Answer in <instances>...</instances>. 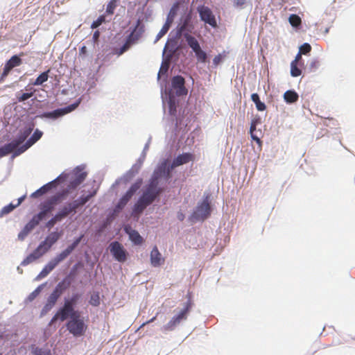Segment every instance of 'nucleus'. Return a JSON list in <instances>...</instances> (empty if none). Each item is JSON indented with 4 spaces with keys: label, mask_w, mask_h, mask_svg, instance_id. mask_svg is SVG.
I'll use <instances>...</instances> for the list:
<instances>
[{
    "label": "nucleus",
    "mask_w": 355,
    "mask_h": 355,
    "mask_svg": "<svg viewBox=\"0 0 355 355\" xmlns=\"http://www.w3.org/2000/svg\"><path fill=\"white\" fill-rule=\"evenodd\" d=\"M69 282L66 283L65 280L59 282L53 291L48 297L46 304L41 311V316L45 315L55 305L58 300L62 293L69 287Z\"/></svg>",
    "instance_id": "obj_2"
},
{
    "label": "nucleus",
    "mask_w": 355,
    "mask_h": 355,
    "mask_svg": "<svg viewBox=\"0 0 355 355\" xmlns=\"http://www.w3.org/2000/svg\"><path fill=\"white\" fill-rule=\"evenodd\" d=\"M83 238V235H81L79 237L76 238L73 241V242L66 248V250L69 254H71L73 252V250L78 245Z\"/></svg>",
    "instance_id": "obj_43"
},
{
    "label": "nucleus",
    "mask_w": 355,
    "mask_h": 355,
    "mask_svg": "<svg viewBox=\"0 0 355 355\" xmlns=\"http://www.w3.org/2000/svg\"><path fill=\"white\" fill-rule=\"evenodd\" d=\"M70 317V314L68 313V311H66L64 306L61 307L56 313L53 315V317L51 318L49 325L53 324L57 320H60L61 321H64L68 318V317Z\"/></svg>",
    "instance_id": "obj_24"
},
{
    "label": "nucleus",
    "mask_w": 355,
    "mask_h": 355,
    "mask_svg": "<svg viewBox=\"0 0 355 355\" xmlns=\"http://www.w3.org/2000/svg\"><path fill=\"white\" fill-rule=\"evenodd\" d=\"M157 182L155 180L150 182L146 191L139 198L148 206L150 205L162 191L161 188H157Z\"/></svg>",
    "instance_id": "obj_7"
},
{
    "label": "nucleus",
    "mask_w": 355,
    "mask_h": 355,
    "mask_svg": "<svg viewBox=\"0 0 355 355\" xmlns=\"http://www.w3.org/2000/svg\"><path fill=\"white\" fill-rule=\"evenodd\" d=\"M251 99L255 103L256 107L259 111H263L266 110V106L264 103L260 101L259 96L258 95V94H252L251 95Z\"/></svg>",
    "instance_id": "obj_30"
},
{
    "label": "nucleus",
    "mask_w": 355,
    "mask_h": 355,
    "mask_svg": "<svg viewBox=\"0 0 355 355\" xmlns=\"http://www.w3.org/2000/svg\"><path fill=\"white\" fill-rule=\"evenodd\" d=\"M168 108H169V113L171 115H175L176 113V103L175 101V98L172 96H169L168 99Z\"/></svg>",
    "instance_id": "obj_40"
},
{
    "label": "nucleus",
    "mask_w": 355,
    "mask_h": 355,
    "mask_svg": "<svg viewBox=\"0 0 355 355\" xmlns=\"http://www.w3.org/2000/svg\"><path fill=\"white\" fill-rule=\"evenodd\" d=\"M62 219L60 218V216L55 214V215L52 217L46 224V227L49 229L52 228L58 222L61 221Z\"/></svg>",
    "instance_id": "obj_44"
},
{
    "label": "nucleus",
    "mask_w": 355,
    "mask_h": 355,
    "mask_svg": "<svg viewBox=\"0 0 355 355\" xmlns=\"http://www.w3.org/2000/svg\"><path fill=\"white\" fill-rule=\"evenodd\" d=\"M115 8H116V1H115V0H112L107 5L106 12L108 15H112L114 13Z\"/></svg>",
    "instance_id": "obj_54"
},
{
    "label": "nucleus",
    "mask_w": 355,
    "mask_h": 355,
    "mask_svg": "<svg viewBox=\"0 0 355 355\" xmlns=\"http://www.w3.org/2000/svg\"><path fill=\"white\" fill-rule=\"evenodd\" d=\"M167 163L168 160H164L161 164L157 168V169L154 171L153 175L150 182H153L154 180L158 182V179L162 176H165L166 178H170L171 166L167 168Z\"/></svg>",
    "instance_id": "obj_13"
},
{
    "label": "nucleus",
    "mask_w": 355,
    "mask_h": 355,
    "mask_svg": "<svg viewBox=\"0 0 355 355\" xmlns=\"http://www.w3.org/2000/svg\"><path fill=\"white\" fill-rule=\"evenodd\" d=\"M150 263L153 267H158L164 264L165 259L159 252L157 246H154L150 252Z\"/></svg>",
    "instance_id": "obj_18"
},
{
    "label": "nucleus",
    "mask_w": 355,
    "mask_h": 355,
    "mask_svg": "<svg viewBox=\"0 0 355 355\" xmlns=\"http://www.w3.org/2000/svg\"><path fill=\"white\" fill-rule=\"evenodd\" d=\"M40 211L35 215L39 220H42L46 216L54 210L53 207L46 200L40 205Z\"/></svg>",
    "instance_id": "obj_21"
},
{
    "label": "nucleus",
    "mask_w": 355,
    "mask_h": 355,
    "mask_svg": "<svg viewBox=\"0 0 355 355\" xmlns=\"http://www.w3.org/2000/svg\"><path fill=\"white\" fill-rule=\"evenodd\" d=\"M83 182V178H80V180H77L76 179H73L71 178V181L69 182V184L68 185V190L69 189H74L77 187H78L81 183Z\"/></svg>",
    "instance_id": "obj_50"
},
{
    "label": "nucleus",
    "mask_w": 355,
    "mask_h": 355,
    "mask_svg": "<svg viewBox=\"0 0 355 355\" xmlns=\"http://www.w3.org/2000/svg\"><path fill=\"white\" fill-rule=\"evenodd\" d=\"M17 148V144L12 143V141L5 144L3 146L0 148V157H4L12 152H13Z\"/></svg>",
    "instance_id": "obj_25"
},
{
    "label": "nucleus",
    "mask_w": 355,
    "mask_h": 355,
    "mask_svg": "<svg viewBox=\"0 0 355 355\" xmlns=\"http://www.w3.org/2000/svg\"><path fill=\"white\" fill-rule=\"evenodd\" d=\"M125 232L129 235L130 239L135 245H141L143 243V238L140 236L139 232L130 227L125 228Z\"/></svg>",
    "instance_id": "obj_23"
},
{
    "label": "nucleus",
    "mask_w": 355,
    "mask_h": 355,
    "mask_svg": "<svg viewBox=\"0 0 355 355\" xmlns=\"http://www.w3.org/2000/svg\"><path fill=\"white\" fill-rule=\"evenodd\" d=\"M311 51V46L309 43H304L300 47V52L302 54L306 55L309 53Z\"/></svg>",
    "instance_id": "obj_53"
},
{
    "label": "nucleus",
    "mask_w": 355,
    "mask_h": 355,
    "mask_svg": "<svg viewBox=\"0 0 355 355\" xmlns=\"http://www.w3.org/2000/svg\"><path fill=\"white\" fill-rule=\"evenodd\" d=\"M178 218L180 220H183L184 218V216L182 213H179L178 215Z\"/></svg>",
    "instance_id": "obj_63"
},
{
    "label": "nucleus",
    "mask_w": 355,
    "mask_h": 355,
    "mask_svg": "<svg viewBox=\"0 0 355 355\" xmlns=\"http://www.w3.org/2000/svg\"><path fill=\"white\" fill-rule=\"evenodd\" d=\"M47 252L48 250L45 248V247L40 243L32 253H31L24 259V261L21 262V265L26 266L33 263V261L42 257Z\"/></svg>",
    "instance_id": "obj_12"
},
{
    "label": "nucleus",
    "mask_w": 355,
    "mask_h": 355,
    "mask_svg": "<svg viewBox=\"0 0 355 355\" xmlns=\"http://www.w3.org/2000/svg\"><path fill=\"white\" fill-rule=\"evenodd\" d=\"M171 24V21H169V19H167L166 23L164 24L162 29L157 35V40H159L168 32V31L170 28Z\"/></svg>",
    "instance_id": "obj_37"
},
{
    "label": "nucleus",
    "mask_w": 355,
    "mask_h": 355,
    "mask_svg": "<svg viewBox=\"0 0 355 355\" xmlns=\"http://www.w3.org/2000/svg\"><path fill=\"white\" fill-rule=\"evenodd\" d=\"M257 126L254 124L251 123L250 128V134L253 140L256 141L258 144H261L259 137L254 133Z\"/></svg>",
    "instance_id": "obj_51"
},
{
    "label": "nucleus",
    "mask_w": 355,
    "mask_h": 355,
    "mask_svg": "<svg viewBox=\"0 0 355 355\" xmlns=\"http://www.w3.org/2000/svg\"><path fill=\"white\" fill-rule=\"evenodd\" d=\"M43 288V285L39 286L37 288H36L32 293L29 294V295L27 297L26 300L28 302L33 301L40 293Z\"/></svg>",
    "instance_id": "obj_39"
},
{
    "label": "nucleus",
    "mask_w": 355,
    "mask_h": 355,
    "mask_svg": "<svg viewBox=\"0 0 355 355\" xmlns=\"http://www.w3.org/2000/svg\"><path fill=\"white\" fill-rule=\"evenodd\" d=\"M55 266L53 263L50 261L42 270V271L39 273V275L36 277V280H40L45 277H46L54 268Z\"/></svg>",
    "instance_id": "obj_27"
},
{
    "label": "nucleus",
    "mask_w": 355,
    "mask_h": 355,
    "mask_svg": "<svg viewBox=\"0 0 355 355\" xmlns=\"http://www.w3.org/2000/svg\"><path fill=\"white\" fill-rule=\"evenodd\" d=\"M63 306L67 311L70 314V318H72L74 313H80L78 311L74 310V306L70 302L64 301Z\"/></svg>",
    "instance_id": "obj_41"
},
{
    "label": "nucleus",
    "mask_w": 355,
    "mask_h": 355,
    "mask_svg": "<svg viewBox=\"0 0 355 355\" xmlns=\"http://www.w3.org/2000/svg\"><path fill=\"white\" fill-rule=\"evenodd\" d=\"M110 253L119 262L123 263L127 260L128 252L123 245L118 241H113L109 245Z\"/></svg>",
    "instance_id": "obj_9"
},
{
    "label": "nucleus",
    "mask_w": 355,
    "mask_h": 355,
    "mask_svg": "<svg viewBox=\"0 0 355 355\" xmlns=\"http://www.w3.org/2000/svg\"><path fill=\"white\" fill-rule=\"evenodd\" d=\"M49 203L53 207V208L55 209V205H57L56 202H55V201L52 199L51 197L49 198L48 199H46Z\"/></svg>",
    "instance_id": "obj_62"
},
{
    "label": "nucleus",
    "mask_w": 355,
    "mask_h": 355,
    "mask_svg": "<svg viewBox=\"0 0 355 355\" xmlns=\"http://www.w3.org/2000/svg\"><path fill=\"white\" fill-rule=\"evenodd\" d=\"M26 90L30 91V92L22 93V94L19 93L17 94V99L18 100L19 102L25 101L33 96L35 90L32 91L33 90L32 88H30L29 89L26 88Z\"/></svg>",
    "instance_id": "obj_35"
},
{
    "label": "nucleus",
    "mask_w": 355,
    "mask_h": 355,
    "mask_svg": "<svg viewBox=\"0 0 355 355\" xmlns=\"http://www.w3.org/2000/svg\"><path fill=\"white\" fill-rule=\"evenodd\" d=\"M42 132L39 130H36L33 135L27 140L25 144L18 149V154H20L29 148L42 137Z\"/></svg>",
    "instance_id": "obj_19"
},
{
    "label": "nucleus",
    "mask_w": 355,
    "mask_h": 355,
    "mask_svg": "<svg viewBox=\"0 0 355 355\" xmlns=\"http://www.w3.org/2000/svg\"><path fill=\"white\" fill-rule=\"evenodd\" d=\"M284 98L286 102L288 103H293L297 101L299 96L296 92L293 90H288L284 93Z\"/></svg>",
    "instance_id": "obj_28"
},
{
    "label": "nucleus",
    "mask_w": 355,
    "mask_h": 355,
    "mask_svg": "<svg viewBox=\"0 0 355 355\" xmlns=\"http://www.w3.org/2000/svg\"><path fill=\"white\" fill-rule=\"evenodd\" d=\"M33 353L35 355H51L49 349H43L39 347H33Z\"/></svg>",
    "instance_id": "obj_49"
},
{
    "label": "nucleus",
    "mask_w": 355,
    "mask_h": 355,
    "mask_svg": "<svg viewBox=\"0 0 355 355\" xmlns=\"http://www.w3.org/2000/svg\"><path fill=\"white\" fill-rule=\"evenodd\" d=\"M80 100H78L76 103L61 109H57L52 112L46 113L45 115L48 117L56 119L74 110L80 104Z\"/></svg>",
    "instance_id": "obj_14"
},
{
    "label": "nucleus",
    "mask_w": 355,
    "mask_h": 355,
    "mask_svg": "<svg viewBox=\"0 0 355 355\" xmlns=\"http://www.w3.org/2000/svg\"><path fill=\"white\" fill-rule=\"evenodd\" d=\"M184 84V78L181 76H175L172 78V88L177 96H181L187 95V89L185 87Z\"/></svg>",
    "instance_id": "obj_11"
},
{
    "label": "nucleus",
    "mask_w": 355,
    "mask_h": 355,
    "mask_svg": "<svg viewBox=\"0 0 355 355\" xmlns=\"http://www.w3.org/2000/svg\"><path fill=\"white\" fill-rule=\"evenodd\" d=\"M70 254L65 249L59 254H58L55 258L51 260V261L53 263V265L56 267L58 263L65 259Z\"/></svg>",
    "instance_id": "obj_33"
},
{
    "label": "nucleus",
    "mask_w": 355,
    "mask_h": 355,
    "mask_svg": "<svg viewBox=\"0 0 355 355\" xmlns=\"http://www.w3.org/2000/svg\"><path fill=\"white\" fill-rule=\"evenodd\" d=\"M288 21L290 24L294 27L299 26L302 23L301 18L298 15L295 14H292L290 15Z\"/></svg>",
    "instance_id": "obj_38"
},
{
    "label": "nucleus",
    "mask_w": 355,
    "mask_h": 355,
    "mask_svg": "<svg viewBox=\"0 0 355 355\" xmlns=\"http://www.w3.org/2000/svg\"><path fill=\"white\" fill-rule=\"evenodd\" d=\"M184 37L188 44V46L195 53L196 58L198 62L205 63L207 61V54L203 51L198 41V40L189 33H185Z\"/></svg>",
    "instance_id": "obj_5"
},
{
    "label": "nucleus",
    "mask_w": 355,
    "mask_h": 355,
    "mask_svg": "<svg viewBox=\"0 0 355 355\" xmlns=\"http://www.w3.org/2000/svg\"><path fill=\"white\" fill-rule=\"evenodd\" d=\"M223 56L221 54L216 55L213 59V64L215 67L218 66L223 60Z\"/></svg>",
    "instance_id": "obj_57"
},
{
    "label": "nucleus",
    "mask_w": 355,
    "mask_h": 355,
    "mask_svg": "<svg viewBox=\"0 0 355 355\" xmlns=\"http://www.w3.org/2000/svg\"><path fill=\"white\" fill-rule=\"evenodd\" d=\"M156 318H157V315H155V317L152 318L150 320H148V321H146V322H144V323L140 326V328H141V327H144V326H145L146 324H149V323H150V322H154V321L155 320Z\"/></svg>",
    "instance_id": "obj_60"
},
{
    "label": "nucleus",
    "mask_w": 355,
    "mask_h": 355,
    "mask_svg": "<svg viewBox=\"0 0 355 355\" xmlns=\"http://www.w3.org/2000/svg\"><path fill=\"white\" fill-rule=\"evenodd\" d=\"M59 178L55 179L54 180L48 182L47 184L43 185L40 189L33 192L31 197L33 198H37L49 191L51 189L56 187L57 181Z\"/></svg>",
    "instance_id": "obj_20"
},
{
    "label": "nucleus",
    "mask_w": 355,
    "mask_h": 355,
    "mask_svg": "<svg viewBox=\"0 0 355 355\" xmlns=\"http://www.w3.org/2000/svg\"><path fill=\"white\" fill-rule=\"evenodd\" d=\"M105 21V17L100 16L96 20L94 21L91 25L92 28H96Z\"/></svg>",
    "instance_id": "obj_55"
},
{
    "label": "nucleus",
    "mask_w": 355,
    "mask_h": 355,
    "mask_svg": "<svg viewBox=\"0 0 355 355\" xmlns=\"http://www.w3.org/2000/svg\"><path fill=\"white\" fill-rule=\"evenodd\" d=\"M32 130H33V129L31 128L25 130L23 132H21L20 134V135L18 137V138L17 139H14V140L12 141V143L17 144V147H18L30 135V134L31 133Z\"/></svg>",
    "instance_id": "obj_32"
},
{
    "label": "nucleus",
    "mask_w": 355,
    "mask_h": 355,
    "mask_svg": "<svg viewBox=\"0 0 355 355\" xmlns=\"http://www.w3.org/2000/svg\"><path fill=\"white\" fill-rule=\"evenodd\" d=\"M297 64H291V74L293 77H297L301 75L302 71L297 67Z\"/></svg>",
    "instance_id": "obj_48"
},
{
    "label": "nucleus",
    "mask_w": 355,
    "mask_h": 355,
    "mask_svg": "<svg viewBox=\"0 0 355 355\" xmlns=\"http://www.w3.org/2000/svg\"><path fill=\"white\" fill-rule=\"evenodd\" d=\"M209 196H207L201 203H199L191 216V220L194 222L204 220L211 214Z\"/></svg>",
    "instance_id": "obj_4"
},
{
    "label": "nucleus",
    "mask_w": 355,
    "mask_h": 355,
    "mask_svg": "<svg viewBox=\"0 0 355 355\" xmlns=\"http://www.w3.org/2000/svg\"><path fill=\"white\" fill-rule=\"evenodd\" d=\"M144 32V27L143 25H141V21L140 19H138L137 21V24L132 31V32L130 33V35L128 36L125 44L119 49H115L114 53L117 55H121L123 53H125L126 51H128L131 45L136 43L139 38L141 37L143 33Z\"/></svg>",
    "instance_id": "obj_1"
},
{
    "label": "nucleus",
    "mask_w": 355,
    "mask_h": 355,
    "mask_svg": "<svg viewBox=\"0 0 355 355\" xmlns=\"http://www.w3.org/2000/svg\"><path fill=\"white\" fill-rule=\"evenodd\" d=\"M136 189L132 187L121 198L120 202L119 203V207L124 206L132 198V195L135 192Z\"/></svg>",
    "instance_id": "obj_29"
},
{
    "label": "nucleus",
    "mask_w": 355,
    "mask_h": 355,
    "mask_svg": "<svg viewBox=\"0 0 355 355\" xmlns=\"http://www.w3.org/2000/svg\"><path fill=\"white\" fill-rule=\"evenodd\" d=\"M60 236L61 233L58 232H53L46 237L45 240L43 241L41 244H42L49 251L51 246L60 239Z\"/></svg>",
    "instance_id": "obj_22"
},
{
    "label": "nucleus",
    "mask_w": 355,
    "mask_h": 355,
    "mask_svg": "<svg viewBox=\"0 0 355 355\" xmlns=\"http://www.w3.org/2000/svg\"><path fill=\"white\" fill-rule=\"evenodd\" d=\"M191 308V303L187 302L184 308L178 313V314L174 315L171 320L165 324L162 329L164 331H171L175 329V328L182 321L187 318V315Z\"/></svg>",
    "instance_id": "obj_6"
},
{
    "label": "nucleus",
    "mask_w": 355,
    "mask_h": 355,
    "mask_svg": "<svg viewBox=\"0 0 355 355\" xmlns=\"http://www.w3.org/2000/svg\"><path fill=\"white\" fill-rule=\"evenodd\" d=\"M245 3V0H236V4L237 5H243Z\"/></svg>",
    "instance_id": "obj_64"
},
{
    "label": "nucleus",
    "mask_w": 355,
    "mask_h": 355,
    "mask_svg": "<svg viewBox=\"0 0 355 355\" xmlns=\"http://www.w3.org/2000/svg\"><path fill=\"white\" fill-rule=\"evenodd\" d=\"M172 58V53H171L170 55H167V59L166 60H165L162 64V66L160 67V69H159V75L161 73H164V72H166L168 71V69L169 67V61H170V59Z\"/></svg>",
    "instance_id": "obj_47"
},
{
    "label": "nucleus",
    "mask_w": 355,
    "mask_h": 355,
    "mask_svg": "<svg viewBox=\"0 0 355 355\" xmlns=\"http://www.w3.org/2000/svg\"><path fill=\"white\" fill-rule=\"evenodd\" d=\"M76 203V202H69L66 203L59 211L57 212V214L60 216L62 220L67 218L71 214H76L77 210Z\"/></svg>",
    "instance_id": "obj_17"
},
{
    "label": "nucleus",
    "mask_w": 355,
    "mask_h": 355,
    "mask_svg": "<svg viewBox=\"0 0 355 355\" xmlns=\"http://www.w3.org/2000/svg\"><path fill=\"white\" fill-rule=\"evenodd\" d=\"M73 316L66 324L67 330L75 337L82 336L86 332L87 325L80 313H74Z\"/></svg>",
    "instance_id": "obj_3"
},
{
    "label": "nucleus",
    "mask_w": 355,
    "mask_h": 355,
    "mask_svg": "<svg viewBox=\"0 0 355 355\" xmlns=\"http://www.w3.org/2000/svg\"><path fill=\"white\" fill-rule=\"evenodd\" d=\"M96 193V191L94 190L92 192H91L88 195H83L81 196L78 199L73 200V202H76V207L78 209L80 207L83 206L85 204H86L92 197H94Z\"/></svg>",
    "instance_id": "obj_26"
},
{
    "label": "nucleus",
    "mask_w": 355,
    "mask_h": 355,
    "mask_svg": "<svg viewBox=\"0 0 355 355\" xmlns=\"http://www.w3.org/2000/svg\"><path fill=\"white\" fill-rule=\"evenodd\" d=\"M99 35H100V33H99V31H96L94 33V35H93V40H94V42H96L99 37Z\"/></svg>",
    "instance_id": "obj_61"
},
{
    "label": "nucleus",
    "mask_w": 355,
    "mask_h": 355,
    "mask_svg": "<svg viewBox=\"0 0 355 355\" xmlns=\"http://www.w3.org/2000/svg\"><path fill=\"white\" fill-rule=\"evenodd\" d=\"M261 123V117L257 115L255 116L251 121V123L254 124V125H256V126L257 125L260 124Z\"/></svg>",
    "instance_id": "obj_58"
},
{
    "label": "nucleus",
    "mask_w": 355,
    "mask_h": 355,
    "mask_svg": "<svg viewBox=\"0 0 355 355\" xmlns=\"http://www.w3.org/2000/svg\"><path fill=\"white\" fill-rule=\"evenodd\" d=\"M40 220L34 216L32 219L24 226L18 234V239L24 241L28 234L40 223Z\"/></svg>",
    "instance_id": "obj_15"
},
{
    "label": "nucleus",
    "mask_w": 355,
    "mask_h": 355,
    "mask_svg": "<svg viewBox=\"0 0 355 355\" xmlns=\"http://www.w3.org/2000/svg\"><path fill=\"white\" fill-rule=\"evenodd\" d=\"M179 8V3L177 2L173 5L171 7L170 12L168 13L167 19H169V21H171V22L173 20L174 17L175 16L177 11Z\"/></svg>",
    "instance_id": "obj_45"
},
{
    "label": "nucleus",
    "mask_w": 355,
    "mask_h": 355,
    "mask_svg": "<svg viewBox=\"0 0 355 355\" xmlns=\"http://www.w3.org/2000/svg\"><path fill=\"white\" fill-rule=\"evenodd\" d=\"M87 177V173L85 171H83V170L80 167H76L72 174V178L73 179H76L77 180H80V178H83V182L85 180V179Z\"/></svg>",
    "instance_id": "obj_36"
},
{
    "label": "nucleus",
    "mask_w": 355,
    "mask_h": 355,
    "mask_svg": "<svg viewBox=\"0 0 355 355\" xmlns=\"http://www.w3.org/2000/svg\"><path fill=\"white\" fill-rule=\"evenodd\" d=\"M302 54L299 51L298 53L296 55L295 60H293L291 63L297 64V62L302 59Z\"/></svg>",
    "instance_id": "obj_59"
},
{
    "label": "nucleus",
    "mask_w": 355,
    "mask_h": 355,
    "mask_svg": "<svg viewBox=\"0 0 355 355\" xmlns=\"http://www.w3.org/2000/svg\"><path fill=\"white\" fill-rule=\"evenodd\" d=\"M197 11L201 21L209 24L212 28H216L218 26L216 17L212 10L208 6H205L204 5L199 6L197 7Z\"/></svg>",
    "instance_id": "obj_8"
},
{
    "label": "nucleus",
    "mask_w": 355,
    "mask_h": 355,
    "mask_svg": "<svg viewBox=\"0 0 355 355\" xmlns=\"http://www.w3.org/2000/svg\"><path fill=\"white\" fill-rule=\"evenodd\" d=\"M17 207V205H13L12 204H9L7 206H5L1 211L0 212V216H3L5 214H9L10 212H11L15 207Z\"/></svg>",
    "instance_id": "obj_52"
},
{
    "label": "nucleus",
    "mask_w": 355,
    "mask_h": 355,
    "mask_svg": "<svg viewBox=\"0 0 355 355\" xmlns=\"http://www.w3.org/2000/svg\"><path fill=\"white\" fill-rule=\"evenodd\" d=\"M69 194L68 189H64L62 191L56 193L55 195L51 196L56 204L60 203Z\"/></svg>",
    "instance_id": "obj_31"
},
{
    "label": "nucleus",
    "mask_w": 355,
    "mask_h": 355,
    "mask_svg": "<svg viewBox=\"0 0 355 355\" xmlns=\"http://www.w3.org/2000/svg\"><path fill=\"white\" fill-rule=\"evenodd\" d=\"M80 298V295L78 293L73 294L71 298L65 299L64 301L70 302L72 305L75 306Z\"/></svg>",
    "instance_id": "obj_56"
},
{
    "label": "nucleus",
    "mask_w": 355,
    "mask_h": 355,
    "mask_svg": "<svg viewBox=\"0 0 355 355\" xmlns=\"http://www.w3.org/2000/svg\"><path fill=\"white\" fill-rule=\"evenodd\" d=\"M21 63L22 60L18 55H15L12 56L5 64L3 73L0 77V83H3L4 81L5 78L14 67L21 65Z\"/></svg>",
    "instance_id": "obj_10"
},
{
    "label": "nucleus",
    "mask_w": 355,
    "mask_h": 355,
    "mask_svg": "<svg viewBox=\"0 0 355 355\" xmlns=\"http://www.w3.org/2000/svg\"><path fill=\"white\" fill-rule=\"evenodd\" d=\"M148 205H146L141 200L139 199L135 205L134 211L137 213H141Z\"/></svg>",
    "instance_id": "obj_46"
},
{
    "label": "nucleus",
    "mask_w": 355,
    "mask_h": 355,
    "mask_svg": "<svg viewBox=\"0 0 355 355\" xmlns=\"http://www.w3.org/2000/svg\"><path fill=\"white\" fill-rule=\"evenodd\" d=\"M100 296L98 293L92 294L89 300V304L94 306H98L100 304Z\"/></svg>",
    "instance_id": "obj_42"
},
{
    "label": "nucleus",
    "mask_w": 355,
    "mask_h": 355,
    "mask_svg": "<svg viewBox=\"0 0 355 355\" xmlns=\"http://www.w3.org/2000/svg\"><path fill=\"white\" fill-rule=\"evenodd\" d=\"M194 160V155L190 153H185L181 155H179L176 158H175L171 164V168L173 169L175 167L181 166L184 164H187L191 161Z\"/></svg>",
    "instance_id": "obj_16"
},
{
    "label": "nucleus",
    "mask_w": 355,
    "mask_h": 355,
    "mask_svg": "<svg viewBox=\"0 0 355 355\" xmlns=\"http://www.w3.org/2000/svg\"><path fill=\"white\" fill-rule=\"evenodd\" d=\"M50 69H48L46 71L42 73L34 81L33 83V85L38 86L42 85L44 82L47 81L49 78V73Z\"/></svg>",
    "instance_id": "obj_34"
}]
</instances>
